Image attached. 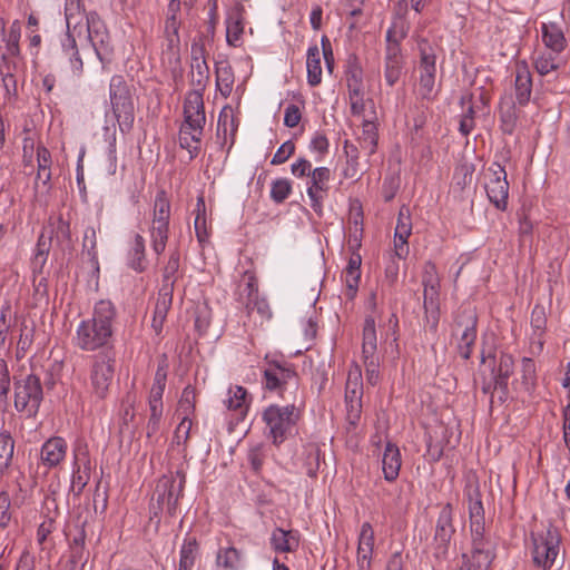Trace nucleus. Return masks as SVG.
Returning a JSON list of instances; mask_svg holds the SVG:
<instances>
[{"label":"nucleus","mask_w":570,"mask_h":570,"mask_svg":"<svg viewBox=\"0 0 570 570\" xmlns=\"http://www.w3.org/2000/svg\"><path fill=\"white\" fill-rule=\"evenodd\" d=\"M116 307L108 299H100L94 306L92 316L82 320L72 337L73 345L85 352H95L106 347L114 334Z\"/></svg>","instance_id":"1"},{"label":"nucleus","mask_w":570,"mask_h":570,"mask_svg":"<svg viewBox=\"0 0 570 570\" xmlns=\"http://www.w3.org/2000/svg\"><path fill=\"white\" fill-rule=\"evenodd\" d=\"M262 420L265 424V435L278 446L293 435L299 420V412L295 405L272 404L263 411Z\"/></svg>","instance_id":"2"},{"label":"nucleus","mask_w":570,"mask_h":570,"mask_svg":"<svg viewBox=\"0 0 570 570\" xmlns=\"http://www.w3.org/2000/svg\"><path fill=\"white\" fill-rule=\"evenodd\" d=\"M424 326L436 333L440 322V277L434 263L426 262L422 275Z\"/></svg>","instance_id":"3"},{"label":"nucleus","mask_w":570,"mask_h":570,"mask_svg":"<svg viewBox=\"0 0 570 570\" xmlns=\"http://www.w3.org/2000/svg\"><path fill=\"white\" fill-rule=\"evenodd\" d=\"M14 409L28 417L37 415L43 400V389L40 377L28 374L13 382Z\"/></svg>","instance_id":"4"},{"label":"nucleus","mask_w":570,"mask_h":570,"mask_svg":"<svg viewBox=\"0 0 570 570\" xmlns=\"http://www.w3.org/2000/svg\"><path fill=\"white\" fill-rule=\"evenodd\" d=\"M170 200L165 190H159L154 200L153 220L150 227L151 247L156 255H161L166 248L169 233Z\"/></svg>","instance_id":"5"},{"label":"nucleus","mask_w":570,"mask_h":570,"mask_svg":"<svg viewBox=\"0 0 570 570\" xmlns=\"http://www.w3.org/2000/svg\"><path fill=\"white\" fill-rule=\"evenodd\" d=\"M109 99L112 112L121 131L128 130L134 124V102L128 86L120 75H115L109 83Z\"/></svg>","instance_id":"6"},{"label":"nucleus","mask_w":570,"mask_h":570,"mask_svg":"<svg viewBox=\"0 0 570 570\" xmlns=\"http://www.w3.org/2000/svg\"><path fill=\"white\" fill-rule=\"evenodd\" d=\"M417 45L420 50L417 94L421 99L433 101L439 92L435 86L436 56L428 40L421 39Z\"/></svg>","instance_id":"7"},{"label":"nucleus","mask_w":570,"mask_h":570,"mask_svg":"<svg viewBox=\"0 0 570 570\" xmlns=\"http://www.w3.org/2000/svg\"><path fill=\"white\" fill-rule=\"evenodd\" d=\"M186 478L183 471L163 475L155 489L153 500H156L157 508L174 515L177 510L178 501L183 497Z\"/></svg>","instance_id":"8"},{"label":"nucleus","mask_w":570,"mask_h":570,"mask_svg":"<svg viewBox=\"0 0 570 570\" xmlns=\"http://www.w3.org/2000/svg\"><path fill=\"white\" fill-rule=\"evenodd\" d=\"M166 367L164 365H158L148 395L149 417L146 424L147 438L154 436L159 431L164 413L163 395L166 387Z\"/></svg>","instance_id":"9"},{"label":"nucleus","mask_w":570,"mask_h":570,"mask_svg":"<svg viewBox=\"0 0 570 570\" xmlns=\"http://www.w3.org/2000/svg\"><path fill=\"white\" fill-rule=\"evenodd\" d=\"M561 535L557 529H548L546 533L533 539V562L549 570L556 562L560 551Z\"/></svg>","instance_id":"10"},{"label":"nucleus","mask_w":570,"mask_h":570,"mask_svg":"<svg viewBox=\"0 0 570 570\" xmlns=\"http://www.w3.org/2000/svg\"><path fill=\"white\" fill-rule=\"evenodd\" d=\"M489 200L499 210H505L509 197V183L507 180V171L499 164L493 163L485 174L484 185Z\"/></svg>","instance_id":"11"},{"label":"nucleus","mask_w":570,"mask_h":570,"mask_svg":"<svg viewBox=\"0 0 570 570\" xmlns=\"http://www.w3.org/2000/svg\"><path fill=\"white\" fill-rule=\"evenodd\" d=\"M363 381L362 371L358 364H353L347 374L345 386V402L347 420L356 424L362 413Z\"/></svg>","instance_id":"12"},{"label":"nucleus","mask_w":570,"mask_h":570,"mask_svg":"<svg viewBox=\"0 0 570 570\" xmlns=\"http://www.w3.org/2000/svg\"><path fill=\"white\" fill-rule=\"evenodd\" d=\"M452 520L453 509L450 503H446L440 510L433 539V553L439 559L445 558L448 556L449 544L455 531L452 524Z\"/></svg>","instance_id":"13"},{"label":"nucleus","mask_w":570,"mask_h":570,"mask_svg":"<svg viewBox=\"0 0 570 570\" xmlns=\"http://www.w3.org/2000/svg\"><path fill=\"white\" fill-rule=\"evenodd\" d=\"M264 386L282 396L288 387L297 386V374L288 364L269 363L264 370Z\"/></svg>","instance_id":"14"},{"label":"nucleus","mask_w":570,"mask_h":570,"mask_svg":"<svg viewBox=\"0 0 570 570\" xmlns=\"http://www.w3.org/2000/svg\"><path fill=\"white\" fill-rule=\"evenodd\" d=\"M332 173L327 167H316L307 177V196L311 200V207L317 215L323 213V202L330 189Z\"/></svg>","instance_id":"15"},{"label":"nucleus","mask_w":570,"mask_h":570,"mask_svg":"<svg viewBox=\"0 0 570 570\" xmlns=\"http://www.w3.org/2000/svg\"><path fill=\"white\" fill-rule=\"evenodd\" d=\"M476 315L470 307L462 308L455 318V330L461 331L459 342L460 355L468 360L476 340Z\"/></svg>","instance_id":"16"},{"label":"nucleus","mask_w":570,"mask_h":570,"mask_svg":"<svg viewBox=\"0 0 570 570\" xmlns=\"http://www.w3.org/2000/svg\"><path fill=\"white\" fill-rule=\"evenodd\" d=\"M112 377V360L106 355L97 356L90 373L91 391L97 399L102 400L107 396Z\"/></svg>","instance_id":"17"},{"label":"nucleus","mask_w":570,"mask_h":570,"mask_svg":"<svg viewBox=\"0 0 570 570\" xmlns=\"http://www.w3.org/2000/svg\"><path fill=\"white\" fill-rule=\"evenodd\" d=\"M91 461L86 444L78 443L73 449L71 490L79 495L90 480Z\"/></svg>","instance_id":"18"},{"label":"nucleus","mask_w":570,"mask_h":570,"mask_svg":"<svg viewBox=\"0 0 570 570\" xmlns=\"http://www.w3.org/2000/svg\"><path fill=\"white\" fill-rule=\"evenodd\" d=\"M88 39L100 61H104L111 52L110 36L97 13L87 16Z\"/></svg>","instance_id":"19"},{"label":"nucleus","mask_w":570,"mask_h":570,"mask_svg":"<svg viewBox=\"0 0 570 570\" xmlns=\"http://www.w3.org/2000/svg\"><path fill=\"white\" fill-rule=\"evenodd\" d=\"M407 11V2L400 0L396 3L391 26L386 30L385 47L401 48L402 41L407 37L410 31V22L406 20Z\"/></svg>","instance_id":"20"},{"label":"nucleus","mask_w":570,"mask_h":570,"mask_svg":"<svg viewBox=\"0 0 570 570\" xmlns=\"http://www.w3.org/2000/svg\"><path fill=\"white\" fill-rule=\"evenodd\" d=\"M68 443L61 436H51L40 448L39 462L48 470L57 469L66 460Z\"/></svg>","instance_id":"21"},{"label":"nucleus","mask_w":570,"mask_h":570,"mask_svg":"<svg viewBox=\"0 0 570 570\" xmlns=\"http://www.w3.org/2000/svg\"><path fill=\"white\" fill-rule=\"evenodd\" d=\"M411 234V212L407 206H402L399 210L396 227L394 232V255L399 259H405L410 253L407 239Z\"/></svg>","instance_id":"22"},{"label":"nucleus","mask_w":570,"mask_h":570,"mask_svg":"<svg viewBox=\"0 0 570 570\" xmlns=\"http://www.w3.org/2000/svg\"><path fill=\"white\" fill-rule=\"evenodd\" d=\"M190 78L193 85L198 88L205 87L209 78V68L205 59V48L202 41H194L191 45Z\"/></svg>","instance_id":"23"},{"label":"nucleus","mask_w":570,"mask_h":570,"mask_svg":"<svg viewBox=\"0 0 570 570\" xmlns=\"http://www.w3.org/2000/svg\"><path fill=\"white\" fill-rule=\"evenodd\" d=\"M482 503L481 501L475 502L470 508V529H471V549H488L494 550V546L492 542L484 537V523L481 515Z\"/></svg>","instance_id":"24"},{"label":"nucleus","mask_w":570,"mask_h":570,"mask_svg":"<svg viewBox=\"0 0 570 570\" xmlns=\"http://www.w3.org/2000/svg\"><path fill=\"white\" fill-rule=\"evenodd\" d=\"M184 117L183 124L204 127L206 116L204 110L203 95L198 90L187 94L184 102Z\"/></svg>","instance_id":"25"},{"label":"nucleus","mask_w":570,"mask_h":570,"mask_svg":"<svg viewBox=\"0 0 570 570\" xmlns=\"http://www.w3.org/2000/svg\"><path fill=\"white\" fill-rule=\"evenodd\" d=\"M404 57L402 55V48L385 47L384 51V80L393 87L403 72Z\"/></svg>","instance_id":"26"},{"label":"nucleus","mask_w":570,"mask_h":570,"mask_svg":"<svg viewBox=\"0 0 570 570\" xmlns=\"http://www.w3.org/2000/svg\"><path fill=\"white\" fill-rule=\"evenodd\" d=\"M495 558V550L471 549L469 553L462 554L460 570H490Z\"/></svg>","instance_id":"27"},{"label":"nucleus","mask_w":570,"mask_h":570,"mask_svg":"<svg viewBox=\"0 0 570 570\" xmlns=\"http://www.w3.org/2000/svg\"><path fill=\"white\" fill-rule=\"evenodd\" d=\"M301 535L296 530L275 528L271 534V546L276 552L289 553L299 547Z\"/></svg>","instance_id":"28"},{"label":"nucleus","mask_w":570,"mask_h":570,"mask_svg":"<svg viewBox=\"0 0 570 570\" xmlns=\"http://www.w3.org/2000/svg\"><path fill=\"white\" fill-rule=\"evenodd\" d=\"M223 402L228 411H233L237 416L244 419L249 409L250 397L245 387L235 385L228 389Z\"/></svg>","instance_id":"29"},{"label":"nucleus","mask_w":570,"mask_h":570,"mask_svg":"<svg viewBox=\"0 0 570 570\" xmlns=\"http://www.w3.org/2000/svg\"><path fill=\"white\" fill-rule=\"evenodd\" d=\"M402 465L400 449L396 444L387 442L382 456V470L384 479L393 482L397 479Z\"/></svg>","instance_id":"30"},{"label":"nucleus","mask_w":570,"mask_h":570,"mask_svg":"<svg viewBox=\"0 0 570 570\" xmlns=\"http://www.w3.org/2000/svg\"><path fill=\"white\" fill-rule=\"evenodd\" d=\"M361 255L354 253L350 257L347 266L343 271V278L345 283V296L348 299H353L357 293L361 279Z\"/></svg>","instance_id":"31"},{"label":"nucleus","mask_w":570,"mask_h":570,"mask_svg":"<svg viewBox=\"0 0 570 570\" xmlns=\"http://www.w3.org/2000/svg\"><path fill=\"white\" fill-rule=\"evenodd\" d=\"M173 303V292L169 286H161L158 293L157 302L154 309V316L151 321V327L156 334L163 331L164 323L166 321L168 311Z\"/></svg>","instance_id":"32"},{"label":"nucleus","mask_w":570,"mask_h":570,"mask_svg":"<svg viewBox=\"0 0 570 570\" xmlns=\"http://www.w3.org/2000/svg\"><path fill=\"white\" fill-rule=\"evenodd\" d=\"M542 41L553 53H560L567 47L561 27L556 22H543L541 24Z\"/></svg>","instance_id":"33"},{"label":"nucleus","mask_w":570,"mask_h":570,"mask_svg":"<svg viewBox=\"0 0 570 570\" xmlns=\"http://www.w3.org/2000/svg\"><path fill=\"white\" fill-rule=\"evenodd\" d=\"M204 127L183 124L179 130V145L187 149L190 158H195L200 150Z\"/></svg>","instance_id":"34"},{"label":"nucleus","mask_w":570,"mask_h":570,"mask_svg":"<svg viewBox=\"0 0 570 570\" xmlns=\"http://www.w3.org/2000/svg\"><path fill=\"white\" fill-rule=\"evenodd\" d=\"M532 92L531 73L525 63L518 65L515 73V99L521 106L529 102Z\"/></svg>","instance_id":"35"},{"label":"nucleus","mask_w":570,"mask_h":570,"mask_svg":"<svg viewBox=\"0 0 570 570\" xmlns=\"http://www.w3.org/2000/svg\"><path fill=\"white\" fill-rule=\"evenodd\" d=\"M216 567L220 570H242L243 553L234 547L219 548L216 553Z\"/></svg>","instance_id":"36"},{"label":"nucleus","mask_w":570,"mask_h":570,"mask_svg":"<svg viewBox=\"0 0 570 570\" xmlns=\"http://www.w3.org/2000/svg\"><path fill=\"white\" fill-rule=\"evenodd\" d=\"M87 16L82 0L65 1V18L69 32H76L83 21L87 22Z\"/></svg>","instance_id":"37"},{"label":"nucleus","mask_w":570,"mask_h":570,"mask_svg":"<svg viewBox=\"0 0 570 570\" xmlns=\"http://www.w3.org/2000/svg\"><path fill=\"white\" fill-rule=\"evenodd\" d=\"M226 41L229 46L237 47L244 32V17L239 9H233L226 18Z\"/></svg>","instance_id":"38"},{"label":"nucleus","mask_w":570,"mask_h":570,"mask_svg":"<svg viewBox=\"0 0 570 570\" xmlns=\"http://www.w3.org/2000/svg\"><path fill=\"white\" fill-rule=\"evenodd\" d=\"M0 36L6 45V52L8 56L16 57L20 52L19 41L21 38V23L19 20H14L6 33V21L0 19Z\"/></svg>","instance_id":"39"},{"label":"nucleus","mask_w":570,"mask_h":570,"mask_svg":"<svg viewBox=\"0 0 570 570\" xmlns=\"http://www.w3.org/2000/svg\"><path fill=\"white\" fill-rule=\"evenodd\" d=\"M199 556V546L194 537H185L179 550L178 570H191Z\"/></svg>","instance_id":"40"},{"label":"nucleus","mask_w":570,"mask_h":570,"mask_svg":"<svg viewBox=\"0 0 570 570\" xmlns=\"http://www.w3.org/2000/svg\"><path fill=\"white\" fill-rule=\"evenodd\" d=\"M307 82L309 86H318L322 81L321 51L316 45L307 49L306 55Z\"/></svg>","instance_id":"41"},{"label":"nucleus","mask_w":570,"mask_h":570,"mask_svg":"<svg viewBox=\"0 0 570 570\" xmlns=\"http://www.w3.org/2000/svg\"><path fill=\"white\" fill-rule=\"evenodd\" d=\"M73 32L67 30V35L62 41V53L68 59L71 71L75 76L79 77L82 73L83 63L79 56L76 40L72 36Z\"/></svg>","instance_id":"42"},{"label":"nucleus","mask_w":570,"mask_h":570,"mask_svg":"<svg viewBox=\"0 0 570 570\" xmlns=\"http://www.w3.org/2000/svg\"><path fill=\"white\" fill-rule=\"evenodd\" d=\"M235 295L236 299L243 305L253 301L259 295L257 278L252 273L246 272L238 282Z\"/></svg>","instance_id":"43"},{"label":"nucleus","mask_w":570,"mask_h":570,"mask_svg":"<svg viewBox=\"0 0 570 570\" xmlns=\"http://www.w3.org/2000/svg\"><path fill=\"white\" fill-rule=\"evenodd\" d=\"M194 220L196 237L199 243H205L209 236L206 219V204L203 195L197 197Z\"/></svg>","instance_id":"44"},{"label":"nucleus","mask_w":570,"mask_h":570,"mask_svg":"<svg viewBox=\"0 0 570 570\" xmlns=\"http://www.w3.org/2000/svg\"><path fill=\"white\" fill-rule=\"evenodd\" d=\"M375 321L372 316L365 318L363 327L362 356L377 355Z\"/></svg>","instance_id":"45"},{"label":"nucleus","mask_w":570,"mask_h":570,"mask_svg":"<svg viewBox=\"0 0 570 570\" xmlns=\"http://www.w3.org/2000/svg\"><path fill=\"white\" fill-rule=\"evenodd\" d=\"M360 146L367 155L375 153L377 145V127L374 121L364 120L362 124V132L358 137Z\"/></svg>","instance_id":"46"},{"label":"nucleus","mask_w":570,"mask_h":570,"mask_svg":"<svg viewBox=\"0 0 570 570\" xmlns=\"http://www.w3.org/2000/svg\"><path fill=\"white\" fill-rule=\"evenodd\" d=\"M216 86L225 98L232 94L234 86V72L232 67L226 62H222L216 67Z\"/></svg>","instance_id":"47"},{"label":"nucleus","mask_w":570,"mask_h":570,"mask_svg":"<svg viewBox=\"0 0 570 570\" xmlns=\"http://www.w3.org/2000/svg\"><path fill=\"white\" fill-rule=\"evenodd\" d=\"M14 453V440L7 430L0 431V472L3 473L11 465Z\"/></svg>","instance_id":"48"},{"label":"nucleus","mask_w":570,"mask_h":570,"mask_svg":"<svg viewBox=\"0 0 570 570\" xmlns=\"http://www.w3.org/2000/svg\"><path fill=\"white\" fill-rule=\"evenodd\" d=\"M145 239L141 235L136 234L131 248L129 250L128 265L135 272L141 273L145 271Z\"/></svg>","instance_id":"49"},{"label":"nucleus","mask_w":570,"mask_h":570,"mask_svg":"<svg viewBox=\"0 0 570 570\" xmlns=\"http://www.w3.org/2000/svg\"><path fill=\"white\" fill-rule=\"evenodd\" d=\"M236 124L234 118V111L230 107H224L218 116L217 121V136L220 138L224 137V140H226L227 135H234L236 131ZM226 141H224L225 144Z\"/></svg>","instance_id":"50"},{"label":"nucleus","mask_w":570,"mask_h":570,"mask_svg":"<svg viewBox=\"0 0 570 570\" xmlns=\"http://www.w3.org/2000/svg\"><path fill=\"white\" fill-rule=\"evenodd\" d=\"M179 262H180L179 253L177 250L173 252V253H170L168 262L164 268L161 286H169L171 288V292L174 291V285L177 281Z\"/></svg>","instance_id":"51"},{"label":"nucleus","mask_w":570,"mask_h":570,"mask_svg":"<svg viewBox=\"0 0 570 570\" xmlns=\"http://www.w3.org/2000/svg\"><path fill=\"white\" fill-rule=\"evenodd\" d=\"M559 66L560 61L557 57V53L553 52H542L537 57L534 61L535 70L541 76H546L551 71L557 70Z\"/></svg>","instance_id":"52"},{"label":"nucleus","mask_w":570,"mask_h":570,"mask_svg":"<svg viewBox=\"0 0 570 570\" xmlns=\"http://www.w3.org/2000/svg\"><path fill=\"white\" fill-rule=\"evenodd\" d=\"M367 384L375 386L381 381L379 355L363 356Z\"/></svg>","instance_id":"53"},{"label":"nucleus","mask_w":570,"mask_h":570,"mask_svg":"<svg viewBox=\"0 0 570 570\" xmlns=\"http://www.w3.org/2000/svg\"><path fill=\"white\" fill-rule=\"evenodd\" d=\"M292 193V183L287 178H278L272 183L271 198L277 203H283Z\"/></svg>","instance_id":"54"},{"label":"nucleus","mask_w":570,"mask_h":570,"mask_svg":"<svg viewBox=\"0 0 570 570\" xmlns=\"http://www.w3.org/2000/svg\"><path fill=\"white\" fill-rule=\"evenodd\" d=\"M164 59L168 60L169 66L176 67L180 61V39L179 37H166V49L163 51Z\"/></svg>","instance_id":"55"},{"label":"nucleus","mask_w":570,"mask_h":570,"mask_svg":"<svg viewBox=\"0 0 570 570\" xmlns=\"http://www.w3.org/2000/svg\"><path fill=\"white\" fill-rule=\"evenodd\" d=\"M267 455L268 448L263 443L255 444L249 449L248 461L255 472L261 471Z\"/></svg>","instance_id":"56"},{"label":"nucleus","mask_w":570,"mask_h":570,"mask_svg":"<svg viewBox=\"0 0 570 570\" xmlns=\"http://www.w3.org/2000/svg\"><path fill=\"white\" fill-rule=\"evenodd\" d=\"M346 85L348 95L364 94L363 72L360 68L353 67L347 71Z\"/></svg>","instance_id":"57"},{"label":"nucleus","mask_w":570,"mask_h":570,"mask_svg":"<svg viewBox=\"0 0 570 570\" xmlns=\"http://www.w3.org/2000/svg\"><path fill=\"white\" fill-rule=\"evenodd\" d=\"M247 314L256 312L263 320H268L272 316L271 307L266 298L256 296L253 301L246 302L244 305Z\"/></svg>","instance_id":"58"},{"label":"nucleus","mask_w":570,"mask_h":570,"mask_svg":"<svg viewBox=\"0 0 570 570\" xmlns=\"http://www.w3.org/2000/svg\"><path fill=\"white\" fill-rule=\"evenodd\" d=\"M33 342V330L29 328L24 323L21 324L20 335L17 343V357H23Z\"/></svg>","instance_id":"59"},{"label":"nucleus","mask_w":570,"mask_h":570,"mask_svg":"<svg viewBox=\"0 0 570 570\" xmlns=\"http://www.w3.org/2000/svg\"><path fill=\"white\" fill-rule=\"evenodd\" d=\"M11 518V499L6 491H2L0 492V530L9 525Z\"/></svg>","instance_id":"60"},{"label":"nucleus","mask_w":570,"mask_h":570,"mask_svg":"<svg viewBox=\"0 0 570 570\" xmlns=\"http://www.w3.org/2000/svg\"><path fill=\"white\" fill-rule=\"evenodd\" d=\"M374 544H375L374 529L370 522H363L360 528V532H358V537H357V546L374 549Z\"/></svg>","instance_id":"61"},{"label":"nucleus","mask_w":570,"mask_h":570,"mask_svg":"<svg viewBox=\"0 0 570 570\" xmlns=\"http://www.w3.org/2000/svg\"><path fill=\"white\" fill-rule=\"evenodd\" d=\"M374 549L357 546L356 566L357 570H372Z\"/></svg>","instance_id":"62"},{"label":"nucleus","mask_w":570,"mask_h":570,"mask_svg":"<svg viewBox=\"0 0 570 570\" xmlns=\"http://www.w3.org/2000/svg\"><path fill=\"white\" fill-rule=\"evenodd\" d=\"M295 153V145L292 140H287L279 146L274 154L271 164L281 165L284 164Z\"/></svg>","instance_id":"63"},{"label":"nucleus","mask_w":570,"mask_h":570,"mask_svg":"<svg viewBox=\"0 0 570 570\" xmlns=\"http://www.w3.org/2000/svg\"><path fill=\"white\" fill-rule=\"evenodd\" d=\"M522 380L528 391L534 385L535 365L534 362L529 357L522 358Z\"/></svg>","instance_id":"64"}]
</instances>
